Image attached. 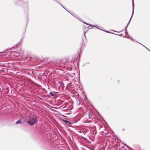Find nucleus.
I'll return each mask as SVG.
<instances>
[{"label":"nucleus","instance_id":"obj_1","mask_svg":"<svg viewBox=\"0 0 150 150\" xmlns=\"http://www.w3.org/2000/svg\"><path fill=\"white\" fill-rule=\"evenodd\" d=\"M38 122V117L33 116V117H30L27 121V123L30 126H32Z\"/></svg>","mask_w":150,"mask_h":150},{"label":"nucleus","instance_id":"obj_2","mask_svg":"<svg viewBox=\"0 0 150 150\" xmlns=\"http://www.w3.org/2000/svg\"><path fill=\"white\" fill-rule=\"evenodd\" d=\"M57 84L58 88L60 90L64 91L67 88V87L65 88L64 83L62 81H58Z\"/></svg>","mask_w":150,"mask_h":150},{"label":"nucleus","instance_id":"obj_3","mask_svg":"<svg viewBox=\"0 0 150 150\" xmlns=\"http://www.w3.org/2000/svg\"><path fill=\"white\" fill-rule=\"evenodd\" d=\"M38 78L41 81H44L47 80V77L45 74L43 73L42 75L38 76Z\"/></svg>","mask_w":150,"mask_h":150},{"label":"nucleus","instance_id":"obj_4","mask_svg":"<svg viewBox=\"0 0 150 150\" xmlns=\"http://www.w3.org/2000/svg\"><path fill=\"white\" fill-rule=\"evenodd\" d=\"M132 14L131 16V17L130 19H129V20L128 23H129H129H130L131 21V20L132 16L134 12V0H133V1H132Z\"/></svg>","mask_w":150,"mask_h":150},{"label":"nucleus","instance_id":"obj_5","mask_svg":"<svg viewBox=\"0 0 150 150\" xmlns=\"http://www.w3.org/2000/svg\"><path fill=\"white\" fill-rule=\"evenodd\" d=\"M71 14L72 16H73L74 17L76 18L79 20L80 21H82V19L80 18L76 14L73 13V14Z\"/></svg>","mask_w":150,"mask_h":150},{"label":"nucleus","instance_id":"obj_6","mask_svg":"<svg viewBox=\"0 0 150 150\" xmlns=\"http://www.w3.org/2000/svg\"><path fill=\"white\" fill-rule=\"evenodd\" d=\"M50 95L52 96L55 97L56 96V94L55 93L51 91L50 92Z\"/></svg>","mask_w":150,"mask_h":150},{"label":"nucleus","instance_id":"obj_7","mask_svg":"<svg viewBox=\"0 0 150 150\" xmlns=\"http://www.w3.org/2000/svg\"><path fill=\"white\" fill-rule=\"evenodd\" d=\"M22 123L21 121V119H19L17 121H16L15 123L16 124H21Z\"/></svg>","mask_w":150,"mask_h":150},{"label":"nucleus","instance_id":"obj_8","mask_svg":"<svg viewBox=\"0 0 150 150\" xmlns=\"http://www.w3.org/2000/svg\"><path fill=\"white\" fill-rule=\"evenodd\" d=\"M89 25H90L91 27H94L96 26H98V25H93L91 24H89Z\"/></svg>","mask_w":150,"mask_h":150},{"label":"nucleus","instance_id":"obj_9","mask_svg":"<svg viewBox=\"0 0 150 150\" xmlns=\"http://www.w3.org/2000/svg\"><path fill=\"white\" fill-rule=\"evenodd\" d=\"M102 30V31H104L106 33H112L111 32H110L109 31H108L107 30Z\"/></svg>","mask_w":150,"mask_h":150},{"label":"nucleus","instance_id":"obj_10","mask_svg":"<svg viewBox=\"0 0 150 150\" xmlns=\"http://www.w3.org/2000/svg\"><path fill=\"white\" fill-rule=\"evenodd\" d=\"M111 33L112 34H115V35H119V36H122V34H117L115 33Z\"/></svg>","mask_w":150,"mask_h":150},{"label":"nucleus","instance_id":"obj_11","mask_svg":"<svg viewBox=\"0 0 150 150\" xmlns=\"http://www.w3.org/2000/svg\"><path fill=\"white\" fill-rule=\"evenodd\" d=\"M129 23H128L127 24V25L125 27V30H127V28L129 25Z\"/></svg>","mask_w":150,"mask_h":150},{"label":"nucleus","instance_id":"obj_12","mask_svg":"<svg viewBox=\"0 0 150 150\" xmlns=\"http://www.w3.org/2000/svg\"><path fill=\"white\" fill-rule=\"evenodd\" d=\"M125 34L126 35H128V32L127 31V30H125Z\"/></svg>","mask_w":150,"mask_h":150},{"label":"nucleus","instance_id":"obj_13","mask_svg":"<svg viewBox=\"0 0 150 150\" xmlns=\"http://www.w3.org/2000/svg\"><path fill=\"white\" fill-rule=\"evenodd\" d=\"M81 22H83V23H85V24H86L87 25H89V24H88L85 22H83V20H82V21H81Z\"/></svg>","mask_w":150,"mask_h":150},{"label":"nucleus","instance_id":"obj_14","mask_svg":"<svg viewBox=\"0 0 150 150\" xmlns=\"http://www.w3.org/2000/svg\"><path fill=\"white\" fill-rule=\"evenodd\" d=\"M56 1L57 2L58 4H60L61 6H62V5L60 3H59L58 1Z\"/></svg>","mask_w":150,"mask_h":150},{"label":"nucleus","instance_id":"obj_15","mask_svg":"<svg viewBox=\"0 0 150 150\" xmlns=\"http://www.w3.org/2000/svg\"><path fill=\"white\" fill-rule=\"evenodd\" d=\"M98 26H96V27H96V28H97L98 29H99V30H101V29H100L98 27Z\"/></svg>","mask_w":150,"mask_h":150},{"label":"nucleus","instance_id":"obj_16","mask_svg":"<svg viewBox=\"0 0 150 150\" xmlns=\"http://www.w3.org/2000/svg\"><path fill=\"white\" fill-rule=\"evenodd\" d=\"M86 33V32H84L83 33V34L85 37V38H86V35H85V33Z\"/></svg>","mask_w":150,"mask_h":150},{"label":"nucleus","instance_id":"obj_17","mask_svg":"<svg viewBox=\"0 0 150 150\" xmlns=\"http://www.w3.org/2000/svg\"><path fill=\"white\" fill-rule=\"evenodd\" d=\"M137 42L138 43H139L140 44H141V45H142L144 47V45H143L142 44V43H139V42Z\"/></svg>","mask_w":150,"mask_h":150},{"label":"nucleus","instance_id":"obj_18","mask_svg":"<svg viewBox=\"0 0 150 150\" xmlns=\"http://www.w3.org/2000/svg\"><path fill=\"white\" fill-rule=\"evenodd\" d=\"M63 8L65 10H66L68 12H69L68 11H67L66 9L64 7H63Z\"/></svg>","mask_w":150,"mask_h":150},{"label":"nucleus","instance_id":"obj_19","mask_svg":"<svg viewBox=\"0 0 150 150\" xmlns=\"http://www.w3.org/2000/svg\"><path fill=\"white\" fill-rule=\"evenodd\" d=\"M63 8L65 10H66L68 12H69L68 11H67L66 9L64 7H63Z\"/></svg>","mask_w":150,"mask_h":150},{"label":"nucleus","instance_id":"obj_20","mask_svg":"<svg viewBox=\"0 0 150 150\" xmlns=\"http://www.w3.org/2000/svg\"><path fill=\"white\" fill-rule=\"evenodd\" d=\"M127 36L126 35L124 36H123V37L124 38H127Z\"/></svg>","mask_w":150,"mask_h":150},{"label":"nucleus","instance_id":"obj_21","mask_svg":"<svg viewBox=\"0 0 150 150\" xmlns=\"http://www.w3.org/2000/svg\"><path fill=\"white\" fill-rule=\"evenodd\" d=\"M130 36H127V38H130Z\"/></svg>","mask_w":150,"mask_h":150},{"label":"nucleus","instance_id":"obj_22","mask_svg":"<svg viewBox=\"0 0 150 150\" xmlns=\"http://www.w3.org/2000/svg\"><path fill=\"white\" fill-rule=\"evenodd\" d=\"M147 50H148L150 52V50H149L148 48H147Z\"/></svg>","mask_w":150,"mask_h":150},{"label":"nucleus","instance_id":"obj_23","mask_svg":"<svg viewBox=\"0 0 150 150\" xmlns=\"http://www.w3.org/2000/svg\"><path fill=\"white\" fill-rule=\"evenodd\" d=\"M131 38V39H132L133 40H134L133 39L132 37H131V38Z\"/></svg>","mask_w":150,"mask_h":150},{"label":"nucleus","instance_id":"obj_24","mask_svg":"<svg viewBox=\"0 0 150 150\" xmlns=\"http://www.w3.org/2000/svg\"><path fill=\"white\" fill-rule=\"evenodd\" d=\"M114 31L115 32H118V33H119V32H117V31Z\"/></svg>","mask_w":150,"mask_h":150},{"label":"nucleus","instance_id":"obj_25","mask_svg":"<svg viewBox=\"0 0 150 150\" xmlns=\"http://www.w3.org/2000/svg\"><path fill=\"white\" fill-rule=\"evenodd\" d=\"M144 47L147 49V48L145 46H144Z\"/></svg>","mask_w":150,"mask_h":150},{"label":"nucleus","instance_id":"obj_26","mask_svg":"<svg viewBox=\"0 0 150 150\" xmlns=\"http://www.w3.org/2000/svg\"><path fill=\"white\" fill-rule=\"evenodd\" d=\"M4 66V65H0V66Z\"/></svg>","mask_w":150,"mask_h":150},{"label":"nucleus","instance_id":"obj_27","mask_svg":"<svg viewBox=\"0 0 150 150\" xmlns=\"http://www.w3.org/2000/svg\"><path fill=\"white\" fill-rule=\"evenodd\" d=\"M88 115H89V116H90V114H89Z\"/></svg>","mask_w":150,"mask_h":150},{"label":"nucleus","instance_id":"obj_28","mask_svg":"<svg viewBox=\"0 0 150 150\" xmlns=\"http://www.w3.org/2000/svg\"><path fill=\"white\" fill-rule=\"evenodd\" d=\"M124 146H126V144H124Z\"/></svg>","mask_w":150,"mask_h":150},{"label":"nucleus","instance_id":"obj_29","mask_svg":"<svg viewBox=\"0 0 150 150\" xmlns=\"http://www.w3.org/2000/svg\"><path fill=\"white\" fill-rule=\"evenodd\" d=\"M82 42H83V39H82Z\"/></svg>","mask_w":150,"mask_h":150},{"label":"nucleus","instance_id":"obj_30","mask_svg":"<svg viewBox=\"0 0 150 150\" xmlns=\"http://www.w3.org/2000/svg\"><path fill=\"white\" fill-rule=\"evenodd\" d=\"M132 1H133V0H132Z\"/></svg>","mask_w":150,"mask_h":150},{"label":"nucleus","instance_id":"obj_31","mask_svg":"<svg viewBox=\"0 0 150 150\" xmlns=\"http://www.w3.org/2000/svg\"><path fill=\"white\" fill-rule=\"evenodd\" d=\"M126 150H127L126 149H125Z\"/></svg>","mask_w":150,"mask_h":150}]
</instances>
